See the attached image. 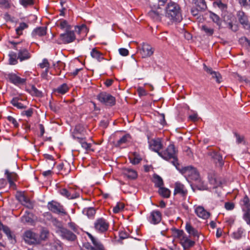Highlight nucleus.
I'll return each mask as SVG.
<instances>
[{
    "label": "nucleus",
    "mask_w": 250,
    "mask_h": 250,
    "mask_svg": "<svg viewBox=\"0 0 250 250\" xmlns=\"http://www.w3.org/2000/svg\"><path fill=\"white\" fill-rule=\"evenodd\" d=\"M88 32V28L85 24L74 26V29L66 30L64 33L60 34V40L61 43L68 44L74 42L76 40L75 33L78 34L86 35Z\"/></svg>",
    "instance_id": "f257e3e1"
},
{
    "label": "nucleus",
    "mask_w": 250,
    "mask_h": 250,
    "mask_svg": "<svg viewBox=\"0 0 250 250\" xmlns=\"http://www.w3.org/2000/svg\"><path fill=\"white\" fill-rule=\"evenodd\" d=\"M165 16L171 22H180L183 18L179 5L173 2H169L165 10Z\"/></svg>",
    "instance_id": "f03ea898"
},
{
    "label": "nucleus",
    "mask_w": 250,
    "mask_h": 250,
    "mask_svg": "<svg viewBox=\"0 0 250 250\" xmlns=\"http://www.w3.org/2000/svg\"><path fill=\"white\" fill-rule=\"evenodd\" d=\"M158 155L166 160L172 159L171 163L178 169L177 166L179 164L176 155V151L173 145H169L165 150L158 152Z\"/></svg>",
    "instance_id": "7ed1b4c3"
},
{
    "label": "nucleus",
    "mask_w": 250,
    "mask_h": 250,
    "mask_svg": "<svg viewBox=\"0 0 250 250\" xmlns=\"http://www.w3.org/2000/svg\"><path fill=\"white\" fill-rule=\"evenodd\" d=\"M240 204L243 206V210L244 213L243 218L246 223L250 226V203L249 198L246 195L240 201Z\"/></svg>",
    "instance_id": "20e7f679"
},
{
    "label": "nucleus",
    "mask_w": 250,
    "mask_h": 250,
    "mask_svg": "<svg viewBox=\"0 0 250 250\" xmlns=\"http://www.w3.org/2000/svg\"><path fill=\"white\" fill-rule=\"evenodd\" d=\"M22 238L25 242L29 245H35L40 243V238L38 235L31 230L24 232Z\"/></svg>",
    "instance_id": "39448f33"
},
{
    "label": "nucleus",
    "mask_w": 250,
    "mask_h": 250,
    "mask_svg": "<svg viewBox=\"0 0 250 250\" xmlns=\"http://www.w3.org/2000/svg\"><path fill=\"white\" fill-rule=\"evenodd\" d=\"M180 172L185 177H188L190 179L195 181L200 180L199 174L196 169L191 166H188L183 167Z\"/></svg>",
    "instance_id": "423d86ee"
},
{
    "label": "nucleus",
    "mask_w": 250,
    "mask_h": 250,
    "mask_svg": "<svg viewBox=\"0 0 250 250\" xmlns=\"http://www.w3.org/2000/svg\"><path fill=\"white\" fill-rule=\"evenodd\" d=\"M97 97V99L105 105L112 106L115 104V98L106 92H101Z\"/></svg>",
    "instance_id": "0eeeda50"
},
{
    "label": "nucleus",
    "mask_w": 250,
    "mask_h": 250,
    "mask_svg": "<svg viewBox=\"0 0 250 250\" xmlns=\"http://www.w3.org/2000/svg\"><path fill=\"white\" fill-rule=\"evenodd\" d=\"M47 208L50 211L54 213L62 216L67 214V212L63 206L57 202L51 201L48 202L47 204Z\"/></svg>",
    "instance_id": "6e6552de"
},
{
    "label": "nucleus",
    "mask_w": 250,
    "mask_h": 250,
    "mask_svg": "<svg viewBox=\"0 0 250 250\" xmlns=\"http://www.w3.org/2000/svg\"><path fill=\"white\" fill-rule=\"evenodd\" d=\"M87 234L94 246V247L92 246L90 244L87 243L84 246L85 250H105L104 246L97 238L93 236L90 233L87 232Z\"/></svg>",
    "instance_id": "1a4fd4ad"
},
{
    "label": "nucleus",
    "mask_w": 250,
    "mask_h": 250,
    "mask_svg": "<svg viewBox=\"0 0 250 250\" xmlns=\"http://www.w3.org/2000/svg\"><path fill=\"white\" fill-rule=\"evenodd\" d=\"M95 229L99 233H104L107 231L109 228V223L103 218L97 219L94 222Z\"/></svg>",
    "instance_id": "9d476101"
},
{
    "label": "nucleus",
    "mask_w": 250,
    "mask_h": 250,
    "mask_svg": "<svg viewBox=\"0 0 250 250\" xmlns=\"http://www.w3.org/2000/svg\"><path fill=\"white\" fill-rule=\"evenodd\" d=\"M6 79L12 83L17 86L25 84L26 79L21 78L13 73H10L7 75Z\"/></svg>",
    "instance_id": "9b49d317"
},
{
    "label": "nucleus",
    "mask_w": 250,
    "mask_h": 250,
    "mask_svg": "<svg viewBox=\"0 0 250 250\" xmlns=\"http://www.w3.org/2000/svg\"><path fill=\"white\" fill-rule=\"evenodd\" d=\"M58 223L59 224L58 231L62 237L69 240H74L75 239L76 235L74 234L66 228L62 227L60 222H58Z\"/></svg>",
    "instance_id": "f8f14e48"
},
{
    "label": "nucleus",
    "mask_w": 250,
    "mask_h": 250,
    "mask_svg": "<svg viewBox=\"0 0 250 250\" xmlns=\"http://www.w3.org/2000/svg\"><path fill=\"white\" fill-rule=\"evenodd\" d=\"M149 148L153 151L160 152L159 151L163 147V144L159 138L150 140L148 141Z\"/></svg>",
    "instance_id": "ddd939ff"
},
{
    "label": "nucleus",
    "mask_w": 250,
    "mask_h": 250,
    "mask_svg": "<svg viewBox=\"0 0 250 250\" xmlns=\"http://www.w3.org/2000/svg\"><path fill=\"white\" fill-rule=\"evenodd\" d=\"M174 195L179 194L182 197L186 196L188 190L185 186L181 183L177 182L175 183Z\"/></svg>",
    "instance_id": "4468645a"
},
{
    "label": "nucleus",
    "mask_w": 250,
    "mask_h": 250,
    "mask_svg": "<svg viewBox=\"0 0 250 250\" xmlns=\"http://www.w3.org/2000/svg\"><path fill=\"white\" fill-rule=\"evenodd\" d=\"M154 52L152 47L149 44L143 43L140 53L143 58H147L151 56Z\"/></svg>",
    "instance_id": "2eb2a0df"
},
{
    "label": "nucleus",
    "mask_w": 250,
    "mask_h": 250,
    "mask_svg": "<svg viewBox=\"0 0 250 250\" xmlns=\"http://www.w3.org/2000/svg\"><path fill=\"white\" fill-rule=\"evenodd\" d=\"M18 200L23 206L28 208H31L32 207V204L29 199L25 196L23 193L19 192L16 195Z\"/></svg>",
    "instance_id": "dca6fc26"
},
{
    "label": "nucleus",
    "mask_w": 250,
    "mask_h": 250,
    "mask_svg": "<svg viewBox=\"0 0 250 250\" xmlns=\"http://www.w3.org/2000/svg\"><path fill=\"white\" fill-rule=\"evenodd\" d=\"M149 221L153 224H157L159 223L162 220V214L160 211L155 210L150 213L149 217Z\"/></svg>",
    "instance_id": "f3484780"
},
{
    "label": "nucleus",
    "mask_w": 250,
    "mask_h": 250,
    "mask_svg": "<svg viewBox=\"0 0 250 250\" xmlns=\"http://www.w3.org/2000/svg\"><path fill=\"white\" fill-rule=\"evenodd\" d=\"M60 194L69 199H75L79 196V194L75 192L72 189H67L66 188L61 189L60 191Z\"/></svg>",
    "instance_id": "a211bd4d"
},
{
    "label": "nucleus",
    "mask_w": 250,
    "mask_h": 250,
    "mask_svg": "<svg viewBox=\"0 0 250 250\" xmlns=\"http://www.w3.org/2000/svg\"><path fill=\"white\" fill-rule=\"evenodd\" d=\"M204 69L208 73L211 75L212 78L215 79L217 83H220L221 82L222 77L219 72L213 71L211 68L208 67L205 64H204Z\"/></svg>",
    "instance_id": "6ab92c4d"
},
{
    "label": "nucleus",
    "mask_w": 250,
    "mask_h": 250,
    "mask_svg": "<svg viewBox=\"0 0 250 250\" xmlns=\"http://www.w3.org/2000/svg\"><path fill=\"white\" fill-rule=\"evenodd\" d=\"M238 19L240 23L242 24L245 28H249L250 25L249 23L248 17L243 11H238L237 13Z\"/></svg>",
    "instance_id": "aec40b11"
},
{
    "label": "nucleus",
    "mask_w": 250,
    "mask_h": 250,
    "mask_svg": "<svg viewBox=\"0 0 250 250\" xmlns=\"http://www.w3.org/2000/svg\"><path fill=\"white\" fill-rule=\"evenodd\" d=\"M131 140V136L129 134H126L115 143V146L116 147L122 146L130 143Z\"/></svg>",
    "instance_id": "412c9836"
},
{
    "label": "nucleus",
    "mask_w": 250,
    "mask_h": 250,
    "mask_svg": "<svg viewBox=\"0 0 250 250\" xmlns=\"http://www.w3.org/2000/svg\"><path fill=\"white\" fill-rule=\"evenodd\" d=\"M31 58V54L25 48L20 49L18 50V58L20 62L27 60Z\"/></svg>",
    "instance_id": "4be33fe9"
},
{
    "label": "nucleus",
    "mask_w": 250,
    "mask_h": 250,
    "mask_svg": "<svg viewBox=\"0 0 250 250\" xmlns=\"http://www.w3.org/2000/svg\"><path fill=\"white\" fill-rule=\"evenodd\" d=\"M195 212L199 217L204 219H208L210 216L209 212L206 210L202 206L197 207L195 209Z\"/></svg>",
    "instance_id": "5701e85b"
},
{
    "label": "nucleus",
    "mask_w": 250,
    "mask_h": 250,
    "mask_svg": "<svg viewBox=\"0 0 250 250\" xmlns=\"http://www.w3.org/2000/svg\"><path fill=\"white\" fill-rule=\"evenodd\" d=\"M46 27H38L33 30L31 35L33 38H37V37L44 36L46 34Z\"/></svg>",
    "instance_id": "b1692460"
},
{
    "label": "nucleus",
    "mask_w": 250,
    "mask_h": 250,
    "mask_svg": "<svg viewBox=\"0 0 250 250\" xmlns=\"http://www.w3.org/2000/svg\"><path fill=\"white\" fill-rule=\"evenodd\" d=\"M180 243L185 249H189L195 244L194 241L190 240L186 235L181 238Z\"/></svg>",
    "instance_id": "393cba45"
},
{
    "label": "nucleus",
    "mask_w": 250,
    "mask_h": 250,
    "mask_svg": "<svg viewBox=\"0 0 250 250\" xmlns=\"http://www.w3.org/2000/svg\"><path fill=\"white\" fill-rule=\"evenodd\" d=\"M58 170L61 172V174L63 175H67L70 171V168L69 164H66L65 165L61 163L58 164L57 166Z\"/></svg>",
    "instance_id": "a878e982"
},
{
    "label": "nucleus",
    "mask_w": 250,
    "mask_h": 250,
    "mask_svg": "<svg viewBox=\"0 0 250 250\" xmlns=\"http://www.w3.org/2000/svg\"><path fill=\"white\" fill-rule=\"evenodd\" d=\"M73 137L74 139H76L77 141L81 145V146L83 148L87 151L91 150V144L87 143L85 141L84 139L80 138L79 137H76L75 136H74Z\"/></svg>",
    "instance_id": "bb28decb"
},
{
    "label": "nucleus",
    "mask_w": 250,
    "mask_h": 250,
    "mask_svg": "<svg viewBox=\"0 0 250 250\" xmlns=\"http://www.w3.org/2000/svg\"><path fill=\"white\" fill-rule=\"evenodd\" d=\"M148 16L155 21H160L162 14L158 10H151L148 13Z\"/></svg>",
    "instance_id": "cd10ccee"
},
{
    "label": "nucleus",
    "mask_w": 250,
    "mask_h": 250,
    "mask_svg": "<svg viewBox=\"0 0 250 250\" xmlns=\"http://www.w3.org/2000/svg\"><path fill=\"white\" fill-rule=\"evenodd\" d=\"M123 173L129 179H134L137 177V172L134 170L130 168H125Z\"/></svg>",
    "instance_id": "c85d7f7f"
},
{
    "label": "nucleus",
    "mask_w": 250,
    "mask_h": 250,
    "mask_svg": "<svg viewBox=\"0 0 250 250\" xmlns=\"http://www.w3.org/2000/svg\"><path fill=\"white\" fill-rule=\"evenodd\" d=\"M5 174L6 175V177L10 186L14 185V181L16 180L17 177V174L15 172H10L8 170H5Z\"/></svg>",
    "instance_id": "c756f323"
},
{
    "label": "nucleus",
    "mask_w": 250,
    "mask_h": 250,
    "mask_svg": "<svg viewBox=\"0 0 250 250\" xmlns=\"http://www.w3.org/2000/svg\"><path fill=\"white\" fill-rule=\"evenodd\" d=\"M90 54L93 58L96 59L99 62H101L104 59L103 57V54L97 50L96 48L92 49Z\"/></svg>",
    "instance_id": "7c9ffc66"
},
{
    "label": "nucleus",
    "mask_w": 250,
    "mask_h": 250,
    "mask_svg": "<svg viewBox=\"0 0 250 250\" xmlns=\"http://www.w3.org/2000/svg\"><path fill=\"white\" fill-rule=\"evenodd\" d=\"M208 181L213 188H217L221 185V182L220 180L217 179L215 175H209L208 176Z\"/></svg>",
    "instance_id": "2f4dec72"
},
{
    "label": "nucleus",
    "mask_w": 250,
    "mask_h": 250,
    "mask_svg": "<svg viewBox=\"0 0 250 250\" xmlns=\"http://www.w3.org/2000/svg\"><path fill=\"white\" fill-rule=\"evenodd\" d=\"M186 231L191 235L193 236L194 237L197 236L198 237L199 233L198 231L195 229L193 227L191 226V225L187 223L186 225Z\"/></svg>",
    "instance_id": "473e14b6"
},
{
    "label": "nucleus",
    "mask_w": 250,
    "mask_h": 250,
    "mask_svg": "<svg viewBox=\"0 0 250 250\" xmlns=\"http://www.w3.org/2000/svg\"><path fill=\"white\" fill-rule=\"evenodd\" d=\"M20 99L18 97L13 98L10 103L15 107L21 109L26 108V106L19 102Z\"/></svg>",
    "instance_id": "72a5a7b5"
},
{
    "label": "nucleus",
    "mask_w": 250,
    "mask_h": 250,
    "mask_svg": "<svg viewBox=\"0 0 250 250\" xmlns=\"http://www.w3.org/2000/svg\"><path fill=\"white\" fill-rule=\"evenodd\" d=\"M9 63L11 65H15L18 63V54L15 52H10L9 54Z\"/></svg>",
    "instance_id": "f704fd0d"
},
{
    "label": "nucleus",
    "mask_w": 250,
    "mask_h": 250,
    "mask_svg": "<svg viewBox=\"0 0 250 250\" xmlns=\"http://www.w3.org/2000/svg\"><path fill=\"white\" fill-rule=\"evenodd\" d=\"M32 216V213L25 212V213L21 217V221L23 223H32L33 222Z\"/></svg>",
    "instance_id": "c9c22d12"
},
{
    "label": "nucleus",
    "mask_w": 250,
    "mask_h": 250,
    "mask_svg": "<svg viewBox=\"0 0 250 250\" xmlns=\"http://www.w3.org/2000/svg\"><path fill=\"white\" fill-rule=\"evenodd\" d=\"M153 181L155 184V186L159 188L163 186L164 185L162 178L160 176L156 174L153 175Z\"/></svg>",
    "instance_id": "e433bc0d"
},
{
    "label": "nucleus",
    "mask_w": 250,
    "mask_h": 250,
    "mask_svg": "<svg viewBox=\"0 0 250 250\" xmlns=\"http://www.w3.org/2000/svg\"><path fill=\"white\" fill-rule=\"evenodd\" d=\"M83 214L87 216L88 218H92L95 214L96 210L92 207L85 208L83 210Z\"/></svg>",
    "instance_id": "4c0bfd02"
},
{
    "label": "nucleus",
    "mask_w": 250,
    "mask_h": 250,
    "mask_svg": "<svg viewBox=\"0 0 250 250\" xmlns=\"http://www.w3.org/2000/svg\"><path fill=\"white\" fill-rule=\"evenodd\" d=\"M69 89L68 85L66 83H63L60 86H58L55 91L61 94L66 93Z\"/></svg>",
    "instance_id": "58836bf2"
},
{
    "label": "nucleus",
    "mask_w": 250,
    "mask_h": 250,
    "mask_svg": "<svg viewBox=\"0 0 250 250\" xmlns=\"http://www.w3.org/2000/svg\"><path fill=\"white\" fill-rule=\"evenodd\" d=\"M244 232V229H243L242 228H238L232 233V237L235 239H240L242 237Z\"/></svg>",
    "instance_id": "ea45409f"
},
{
    "label": "nucleus",
    "mask_w": 250,
    "mask_h": 250,
    "mask_svg": "<svg viewBox=\"0 0 250 250\" xmlns=\"http://www.w3.org/2000/svg\"><path fill=\"white\" fill-rule=\"evenodd\" d=\"M159 193L164 198H168L170 195V191L169 189L162 187L159 189Z\"/></svg>",
    "instance_id": "a19ab883"
},
{
    "label": "nucleus",
    "mask_w": 250,
    "mask_h": 250,
    "mask_svg": "<svg viewBox=\"0 0 250 250\" xmlns=\"http://www.w3.org/2000/svg\"><path fill=\"white\" fill-rule=\"evenodd\" d=\"M209 155L214 159L217 160L221 166L223 165V158L222 156L220 155V154L215 151H212L210 152L209 153Z\"/></svg>",
    "instance_id": "79ce46f5"
},
{
    "label": "nucleus",
    "mask_w": 250,
    "mask_h": 250,
    "mask_svg": "<svg viewBox=\"0 0 250 250\" xmlns=\"http://www.w3.org/2000/svg\"><path fill=\"white\" fill-rule=\"evenodd\" d=\"M195 4L200 10H204L207 8V5L205 0H193Z\"/></svg>",
    "instance_id": "37998d69"
},
{
    "label": "nucleus",
    "mask_w": 250,
    "mask_h": 250,
    "mask_svg": "<svg viewBox=\"0 0 250 250\" xmlns=\"http://www.w3.org/2000/svg\"><path fill=\"white\" fill-rule=\"evenodd\" d=\"M59 27L62 29H65V31L71 29L72 27L69 25L65 20L61 21L59 23Z\"/></svg>",
    "instance_id": "c03bdc74"
},
{
    "label": "nucleus",
    "mask_w": 250,
    "mask_h": 250,
    "mask_svg": "<svg viewBox=\"0 0 250 250\" xmlns=\"http://www.w3.org/2000/svg\"><path fill=\"white\" fill-rule=\"evenodd\" d=\"M209 17L212 19L213 22L216 23L217 25L220 26L221 22L219 17L213 12H210Z\"/></svg>",
    "instance_id": "a18cd8bd"
},
{
    "label": "nucleus",
    "mask_w": 250,
    "mask_h": 250,
    "mask_svg": "<svg viewBox=\"0 0 250 250\" xmlns=\"http://www.w3.org/2000/svg\"><path fill=\"white\" fill-rule=\"evenodd\" d=\"M201 30L204 31L207 36H211L214 33V29L207 25H203Z\"/></svg>",
    "instance_id": "49530a36"
},
{
    "label": "nucleus",
    "mask_w": 250,
    "mask_h": 250,
    "mask_svg": "<svg viewBox=\"0 0 250 250\" xmlns=\"http://www.w3.org/2000/svg\"><path fill=\"white\" fill-rule=\"evenodd\" d=\"M28 27V25L25 22H21L19 26L16 29V33L18 35L22 34V31Z\"/></svg>",
    "instance_id": "de8ad7c7"
},
{
    "label": "nucleus",
    "mask_w": 250,
    "mask_h": 250,
    "mask_svg": "<svg viewBox=\"0 0 250 250\" xmlns=\"http://www.w3.org/2000/svg\"><path fill=\"white\" fill-rule=\"evenodd\" d=\"M48 235L49 231L46 229H42L41 231L40 237H39L40 238V243L42 240H46Z\"/></svg>",
    "instance_id": "09e8293b"
},
{
    "label": "nucleus",
    "mask_w": 250,
    "mask_h": 250,
    "mask_svg": "<svg viewBox=\"0 0 250 250\" xmlns=\"http://www.w3.org/2000/svg\"><path fill=\"white\" fill-rule=\"evenodd\" d=\"M124 208V205L121 203H118L113 208V211L114 213H117L119 212L121 210Z\"/></svg>",
    "instance_id": "8fccbe9b"
},
{
    "label": "nucleus",
    "mask_w": 250,
    "mask_h": 250,
    "mask_svg": "<svg viewBox=\"0 0 250 250\" xmlns=\"http://www.w3.org/2000/svg\"><path fill=\"white\" fill-rule=\"evenodd\" d=\"M20 3L24 7L32 5L34 4V0H20Z\"/></svg>",
    "instance_id": "3c124183"
},
{
    "label": "nucleus",
    "mask_w": 250,
    "mask_h": 250,
    "mask_svg": "<svg viewBox=\"0 0 250 250\" xmlns=\"http://www.w3.org/2000/svg\"><path fill=\"white\" fill-rule=\"evenodd\" d=\"M138 95L140 97L147 95V91L142 87L139 86L137 89Z\"/></svg>",
    "instance_id": "603ef678"
},
{
    "label": "nucleus",
    "mask_w": 250,
    "mask_h": 250,
    "mask_svg": "<svg viewBox=\"0 0 250 250\" xmlns=\"http://www.w3.org/2000/svg\"><path fill=\"white\" fill-rule=\"evenodd\" d=\"M41 68H45V69H48L50 66L49 63L46 59H44L42 60V62L39 64Z\"/></svg>",
    "instance_id": "864d4df0"
},
{
    "label": "nucleus",
    "mask_w": 250,
    "mask_h": 250,
    "mask_svg": "<svg viewBox=\"0 0 250 250\" xmlns=\"http://www.w3.org/2000/svg\"><path fill=\"white\" fill-rule=\"evenodd\" d=\"M141 160L142 159L140 157L136 156L135 154H134L133 158H130L131 163L134 165L139 164Z\"/></svg>",
    "instance_id": "5fc2aeb1"
},
{
    "label": "nucleus",
    "mask_w": 250,
    "mask_h": 250,
    "mask_svg": "<svg viewBox=\"0 0 250 250\" xmlns=\"http://www.w3.org/2000/svg\"><path fill=\"white\" fill-rule=\"evenodd\" d=\"M7 119L9 122L11 123L15 127H18L19 126L18 123L17 122V120L13 117L9 116L7 117Z\"/></svg>",
    "instance_id": "6e6d98bb"
},
{
    "label": "nucleus",
    "mask_w": 250,
    "mask_h": 250,
    "mask_svg": "<svg viewBox=\"0 0 250 250\" xmlns=\"http://www.w3.org/2000/svg\"><path fill=\"white\" fill-rule=\"evenodd\" d=\"M197 182H199L198 184L196 185V187L198 189L204 190L207 189V186L206 185H204L203 182L201 181V180L197 181Z\"/></svg>",
    "instance_id": "4d7b16f0"
},
{
    "label": "nucleus",
    "mask_w": 250,
    "mask_h": 250,
    "mask_svg": "<svg viewBox=\"0 0 250 250\" xmlns=\"http://www.w3.org/2000/svg\"><path fill=\"white\" fill-rule=\"evenodd\" d=\"M33 113V109L31 108L28 109L27 110L23 111L21 112L22 115H25L28 117H31Z\"/></svg>",
    "instance_id": "13d9d810"
},
{
    "label": "nucleus",
    "mask_w": 250,
    "mask_h": 250,
    "mask_svg": "<svg viewBox=\"0 0 250 250\" xmlns=\"http://www.w3.org/2000/svg\"><path fill=\"white\" fill-rule=\"evenodd\" d=\"M69 227L74 232H78L79 227L73 222H70L68 224Z\"/></svg>",
    "instance_id": "bf43d9fd"
},
{
    "label": "nucleus",
    "mask_w": 250,
    "mask_h": 250,
    "mask_svg": "<svg viewBox=\"0 0 250 250\" xmlns=\"http://www.w3.org/2000/svg\"><path fill=\"white\" fill-rule=\"evenodd\" d=\"M175 235L177 238L179 239L180 240H181V238L184 237L186 234L182 230L177 229L176 230Z\"/></svg>",
    "instance_id": "052dcab7"
},
{
    "label": "nucleus",
    "mask_w": 250,
    "mask_h": 250,
    "mask_svg": "<svg viewBox=\"0 0 250 250\" xmlns=\"http://www.w3.org/2000/svg\"><path fill=\"white\" fill-rule=\"evenodd\" d=\"M213 4L222 9H224L226 7V5L223 3L220 0H218L214 2Z\"/></svg>",
    "instance_id": "680f3d73"
},
{
    "label": "nucleus",
    "mask_w": 250,
    "mask_h": 250,
    "mask_svg": "<svg viewBox=\"0 0 250 250\" xmlns=\"http://www.w3.org/2000/svg\"><path fill=\"white\" fill-rule=\"evenodd\" d=\"M225 208L227 210H232L234 208V204L231 202H227L225 204Z\"/></svg>",
    "instance_id": "e2e57ef3"
},
{
    "label": "nucleus",
    "mask_w": 250,
    "mask_h": 250,
    "mask_svg": "<svg viewBox=\"0 0 250 250\" xmlns=\"http://www.w3.org/2000/svg\"><path fill=\"white\" fill-rule=\"evenodd\" d=\"M239 3L244 7L250 6V0H239Z\"/></svg>",
    "instance_id": "0e129e2a"
},
{
    "label": "nucleus",
    "mask_w": 250,
    "mask_h": 250,
    "mask_svg": "<svg viewBox=\"0 0 250 250\" xmlns=\"http://www.w3.org/2000/svg\"><path fill=\"white\" fill-rule=\"evenodd\" d=\"M31 91L37 96H40L42 95V92L40 91L35 86H32L31 87Z\"/></svg>",
    "instance_id": "69168bd1"
},
{
    "label": "nucleus",
    "mask_w": 250,
    "mask_h": 250,
    "mask_svg": "<svg viewBox=\"0 0 250 250\" xmlns=\"http://www.w3.org/2000/svg\"><path fill=\"white\" fill-rule=\"evenodd\" d=\"M119 53L122 56H126L128 55V51L127 49H126L125 48H120L119 49Z\"/></svg>",
    "instance_id": "338daca9"
},
{
    "label": "nucleus",
    "mask_w": 250,
    "mask_h": 250,
    "mask_svg": "<svg viewBox=\"0 0 250 250\" xmlns=\"http://www.w3.org/2000/svg\"><path fill=\"white\" fill-rule=\"evenodd\" d=\"M3 231L6 234L9 238H12L11 230L8 227H6L3 230Z\"/></svg>",
    "instance_id": "774afa93"
}]
</instances>
